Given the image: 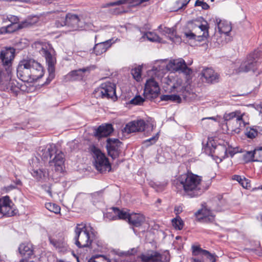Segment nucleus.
Instances as JSON below:
<instances>
[{"mask_svg": "<svg viewBox=\"0 0 262 262\" xmlns=\"http://www.w3.org/2000/svg\"><path fill=\"white\" fill-rule=\"evenodd\" d=\"M32 25V23L29 20H25L21 21L20 23H17V28H15L14 29H21L24 28L30 27Z\"/></svg>", "mask_w": 262, "mask_h": 262, "instance_id": "603ef678", "label": "nucleus"}, {"mask_svg": "<svg viewBox=\"0 0 262 262\" xmlns=\"http://www.w3.org/2000/svg\"><path fill=\"white\" fill-rule=\"evenodd\" d=\"M17 213V210L13 208L11 204L3 207L2 210H0V214L6 216H12L16 214Z\"/></svg>", "mask_w": 262, "mask_h": 262, "instance_id": "7c9ffc66", "label": "nucleus"}, {"mask_svg": "<svg viewBox=\"0 0 262 262\" xmlns=\"http://www.w3.org/2000/svg\"><path fill=\"white\" fill-rule=\"evenodd\" d=\"M63 25H66L69 27L71 31L77 30L82 27V22L79 16L72 13H68L66 15Z\"/></svg>", "mask_w": 262, "mask_h": 262, "instance_id": "f3484780", "label": "nucleus"}, {"mask_svg": "<svg viewBox=\"0 0 262 262\" xmlns=\"http://www.w3.org/2000/svg\"><path fill=\"white\" fill-rule=\"evenodd\" d=\"M42 53L46 59V63L48 65L49 76L47 79L46 84H48L54 79L55 77V64L56 63V58L48 50L43 49Z\"/></svg>", "mask_w": 262, "mask_h": 262, "instance_id": "9b49d317", "label": "nucleus"}, {"mask_svg": "<svg viewBox=\"0 0 262 262\" xmlns=\"http://www.w3.org/2000/svg\"><path fill=\"white\" fill-rule=\"evenodd\" d=\"M215 21L219 33L228 36L232 30L231 24L227 21H222L219 18H215Z\"/></svg>", "mask_w": 262, "mask_h": 262, "instance_id": "b1692460", "label": "nucleus"}, {"mask_svg": "<svg viewBox=\"0 0 262 262\" xmlns=\"http://www.w3.org/2000/svg\"><path fill=\"white\" fill-rule=\"evenodd\" d=\"M120 0H118L116 2L106 3L105 4H103L101 6V8H107V7L115 6L121 5V4H120Z\"/></svg>", "mask_w": 262, "mask_h": 262, "instance_id": "4d7b16f0", "label": "nucleus"}, {"mask_svg": "<svg viewBox=\"0 0 262 262\" xmlns=\"http://www.w3.org/2000/svg\"><path fill=\"white\" fill-rule=\"evenodd\" d=\"M233 180L237 181L244 188L248 189L250 186L249 180L245 177H242L239 175H234L232 176Z\"/></svg>", "mask_w": 262, "mask_h": 262, "instance_id": "2f4dec72", "label": "nucleus"}, {"mask_svg": "<svg viewBox=\"0 0 262 262\" xmlns=\"http://www.w3.org/2000/svg\"><path fill=\"white\" fill-rule=\"evenodd\" d=\"M46 208L51 212L55 214H58L60 212V207L55 203H47L45 204Z\"/></svg>", "mask_w": 262, "mask_h": 262, "instance_id": "e433bc0d", "label": "nucleus"}, {"mask_svg": "<svg viewBox=\"0 0 262 262\" xmlns=\"http://www.w3.org/2000/svg\"><path fill=\"white\" fill-rule=\"evenodd\" d=\"M186 28L195 32L201 30V32H203L202 36L204 37H208L209 36V25L203 17L200 16L188 21Z\"/></svg>", "mask_w": 262, "mask_h": 262, "instance_id": "0eeeda50", "label": "nucleus"}, {"mask_svg": "<svg viewBox=\"0 0 262 262\" xmlns=\"http://www.w3.org/2000/svg\"><path fill=\"white\" fill-rule=\"evenodd\" d=\"M145 35L146 36L147 39L152 42H159L160 40V38L159 36L156 34L152 32H147Z\"/></svg>", "mask_w": 262, "mask_h": 262, "instance_id": "79ce46f5", "label": "nucleus"}, {"mask_svg": "<svg viewBox=\"0 0 262 262\" xmlns=\"http://www.w3.org/2000/svg\"><path fill=\"white\" fill-rule=\"evenodd\" d=\"M214 157L217 158L219 162H221L223 159L228 157L227 148L222 145H215L213 149ZM216 162L218 161L216 160Z\"/></svg>", "mask_w": 262, "mask_h": 262, "instance_id": "a878e982", "label": "nucleus"}, {"mask_svg": "<svg viewBox=\"0 0 262 262\" xmlns=\"http://www.w3.org/2000/svg\"><path fill=\"white\" fill-rule=\"evenodd\" d=\"M74 232L75 244L78 248L89 247L96 236L95 231L90 224H77Z\"/></svg>", "mask_w": 262, "mask_h": 262, "instance_id": "7ed1b4c3", "label": "nucleus"}, {"mask_svg": "<svg viewBox=\"0 0 262 262\" xmlns=\"http://www.w3.org/2000/svg\"><path fill=\"white\" fill-rule=\"evenodd\" d=\"M256 161H262V147L256 148L254 150Z\"/></svg>", "mask_w": 262, "mask_h": 262, "instance_id": "8fccbe9b", "label": "nucleus"}, {"mask_svg": "<svg viewBox=\"0 0 262 262\" xmlns=\"http://www.w3.org/2000/svg\"><path fill=\"white\" fill-rule=\"evenodd\" d=\"M44 74L42 66L34 59L21 61L17 68L18 78L24 82H32L41 78Z\"/></svg>", "mask_w": 262, "mask_h": 262, "instance_id": "f03ea898", "label": "nucleus"}, {"mask_svg": "<svg viewBox=\"0 0 262 262\" xmlns=\"http://www.w3.org/2000/svg\"><path fill=\"white\" fill-rule=\"evenodd\" d=\"M121 144V142L118 139H107L106 140V148L108 156L113 159L118 158L120 153V147Z\"/></svg>", "mask_w": 262, "mask_h": 262, "instance_id": "f8f14e48", "label": "nucleus"}, {"mask_svg": "<svg viewBox=\"0 0 262 262\" xmlns=\"http://www.w3.org/2000/svg\"><path fill=\"white\" fill-rule=\"evenodd\" d=\"M7 18L9 21L11 22V26H15V25H17L19 21L18 17L14 15H9L7 16Z\"/></svg>", "mask_w": 262, "mask_h": 262, "instance_id": "5fc2aeb1", "label": "nucleus"}, {"mask_svg": "<svg viewBox=\"0 0 262 262\" xmlns=\"http://www.w3.org/2000/svg\"><path fill=\"white\" fill-rule=\"evenodd\" d=\"M202 76L208 83H214L219 82V75L211 68H206L202 72Z\"/></svg>", "mask_w": 262, "mask_h": 262, "instance_id": "5701e85b", "label": "nucleus"}, {"mask_svg": "<svg viewBox=\"0 0 262 262\" xmlns=\"http://www.w3.org/2000/svg\"><path fill=\"white\" fill-rule=\"evenodd\" d=\"M112 41L113 39H108L104 41L95 43L93 49V53L97 56L101 55L105 53L111 47L112 45L114 43V42Z\"/></svg>", "mask_w": 262, "mask_h": 262, "instance_id": "4be33fe9", "label": "nucleus"}, {"mask_svg": "<svg viewBox=\"0 0 262 262\" xmlns=\"http://www.w3.org/2000/svg\"><path fill=\"white\" fill-rule=\"evenodd\" d=\"M46 171L44 169H33L31 172L32 176L37 181H41L45 177Z\"/></svg>", "mask_w": 262, "mask_h": 262, "instance_id": "72a5a7b5", "label": "nucleus"}, {"mask_svg": "<svg viewBox=\"0 0 262 262\" xmlns=\"http://www.w3.org/2000/svg\"><path fill=\"white\" fill-rule=\"evenodd\" d=\"M94 93L96 97L102 98H113L116 97V85L110 81L104 82L95 90Z\"/></svg>", "mask_w": 262, "mask_h": 262, "instance_id": "6e6552de", "label": "nucleus"}, {"mask_svg": "<svg viewBox=\"0 0 262 262\" xmlns=\"http://www.w3.org/2000/svg\"><path fill=\"white\" fill-rule=\"evenodd\" d=\"M142 0H120L121 5L129 4L131 6H136L142 4Z\"/></svg>", "mask_w": 262, "mask_h": 262, "instance_id": "49530a36", "label": "nucleus"}, {"mask_svg": "<svg viewBox=\"0 0 262 262\" xmlns=\"http://www.w3.org/2000/svg\"><path fill=\"white\" fill-rule=\"evenodd\" d=\"M94 135L98 138H101L110 136L113 132V126L111 124L100 125L94 129Z\"/></svg>", "mask_w": 262, "mask_h": 262, "instance_id": "412c9836", "label": "nucleus"}, {"mask_svg": "<svg viewBox=\"0 0 262 262\" xmlns=\"http://www.w3.org/2000/svg\"><path fill=\"white\" fill-rule=\"evenodd\" d=\"M195 6H201L204 10H208L209 8V6L204 0H196L195 3Z\"/></svg>", "mask_w": 262, "mask_h": 262, "instance_id": "864d4df0", "label": "nucleus"}, {"mask_svg": "<svg viewBox=\"0 0 262 262\" xmlns=\"http://www.w3.org/2000/svg\"><path fill=\"white\" fill-rule=\"evenodd\" d=\"M255 154L254 151H249L244 155V158L246 162L256 161L254 159Z\"/></svg>", "mask_w": 262, "mask_h": 262, "instance_id": "37998d69", "label": "nucleus"}, {"mask_svg": "<svg viewBox=\"0 0 262 262\" xmlns=\"http://www.w3.org/2000/svg\"><path fill=\"white\" fill-rule=\"evenodd\" d=\"M115 213L118 215V217L120 219H127L128 220V217L130 214L127 213L126 212L121 211L117 208H114Z\"/></svg>", "mask_w": 262, "mask_h": 262, "instance_id": "a19ab883", "label": "nucleus"}, {"mask_svg": "<svg viewBox=\"0 0 262 262\" xmlns=\"http://www.w3.org/2000/svg\"><path fill=\"white\" fill-rule=\"evenodd\" d=\"M8 79L9 80V82L8 83L7 89L16 95L20 90L21 84L16 80L11 78V72L10 73V76H9L8 74H7V79L6 80H8Z\"/></svg>", "mask_w": 262, "mask_h": 262, "instance_id": "cd10ccee", "label": "nucleus"}, {"mask_svg": "<svg viewBox=\"0 0 262 262\" xmlns=\"http://www.w3.org/2000/svg\"><path fill=\"white\" fill-rule=\"evenodd\" d=\"M140 258L142 262H169L168 256L154 251L141 254Z\"/></svg>", "mask_w": 262, "mask_h": 262, "instance_id": "ddd939ff", "label": "nucleus"}, {"mask_svg": "<svg viewBox=\"0 0 262 262\" xmlns=\"http://www.w3.org/2000/svg\"><path fill=\"white\" fill-rule=\"evenodd\" d=\"M65 21V17H62L61 20H58L56 21L55 24L57 27L59 28L60 27H63L66 26V25H63V23Z\"/></svg>", "mask_w": 262, "mask_h": 262, "instance_id": "052dcab7", "label": "nucleus"}, {"mask_svg": "<svg viewBox=\"0 0 262 262\" xmlns=\"http://www.w3.org/2000/svg\"><path fill=\"white\" fill-rule=\"evenodd\" d=\"M202 178L188 171L178 176L173 182L177 191H184L190 198L200 196L204 191L201 186Z\"/></svg>", "mask_w": 262, "mask_h": 262, "instance_id": "f257e3e1", "label": "nucleus"}, {"mask_svg": "<svg viewBox=\"0 0 262 262\" xmlns=\"http://www.w3.org/2000/svg\"><path fill=\"white\" fill-rule=\"evenodd\" d=\"M256 130L257 136L262 135V127L259 126H254Z\"/></svg>", "mask_w": 262, "mask_h": 262, "instance_id": "680f3d73", "label": "nucleus"}, {"mask_svg": "<svg viewBox=\"0 0 262 262\" xmlns=\"http://www.w3.org/2000/svg\"><path fill=\"white\" fill-rule=\"evenodd\" d=\"M192 262H201V260L197 258H192Z\"/></svg>", "mask_w": 262, "mask_h": 262, "instance_id": "774afa93", "label": "nucleus"}, {"mask_svg": "<svg viewBox=\"0 0 262 262\" xmlns=\"http://www.w3.org/2000/svg\"><path fill=\"white\" fill-rule=\"evenodd\" d=\"M17 25H15V26H11V24L8 25L6 28L5 30L7 33H12L18 29H14L15 28H17Z\"/></svg>", "mask_w": 262, "mask_h": 262, "instance_id": "13d9d810", "label": "nucleus"}, {"mask_svg": "<svg viewBox=\"0 0 262 262\" xmlns=\"http://www.w3.org/2000/svg\"><path fill=\"white\" fill-rule=\"evenodd\" d=\"M12 202L10 199V198L9 196H5L3 197L0 200V210H2V209L7 206V205L12 204Z\"/></svg>", "mask_w": 262, "mask_h": 262, "instance_id": "c03bdc74", "label": "nucleus"}, {"mask_svg": "<svg viewBox=\"0 0 262 262\" xmlns=\"http://www.w3.org/2000/svg\"><path fill=\"white\" fill-rule=\"evenodd\" d=\"M4 77V73L3 71L1 69H0V83L3 82Z\"/></svg>", "mask_w": 262, "mask_h": 262, "instance_id": "e2e57ef3", "label": "nucleus"}, {"mask_svg": "<svg viewBox=\"0 0 262 262\" xmlns=\"http://www.w3.org/2000/svg\"><path fill=\"white\" fill-rule=\"evenodd\" d=\"M19 253L24 257L19 262H33L35 258L33 247L31 244L23 243L18 248Z\"/></svg>", "mask_w": 262, "mask_h": 262, "instance_id": "4468645a", "label": "nucleus"}, {"mask_svg": "<svg viewBox=\"0 0 262 262\" xmlns=\"http://www.w3.org/2000/svg\"><path fill=\"white\" fill-rule=\"evenodd\" d=\"M244 114L238 115L236 118L233 120V124L235 123V126H230L231 130L236 134L241 132L242 128L245 127L248 123L246 122L243 119Z\"/></svg>", "mask_w": 262, "mask_h": 262, "instance_id": "bb28decb", "label": "nucleus"}, {"mask_svg": "<svg viewBox=\"0 0 262 262\" xmlns=\"http://www.w3.org/2000/svg\"><path fill=\"white\" fill-rule=\"evenodd\" d=\"M190 0H178L176 3V11L184 9Z\"/></svg>", "mask_w": 262, "mask_h": 262, "instance_id": "ea45409f", "label": "nucleus"}, {"mask_svg": "<svg viewBox=\"0 0 262 262\" xmlns=\"http://www.w3.org/2000/svg\"><path fill=\"white\" fill-rule=\"evenodd\" d=\"M258 51H255L250 53L236 70V73L248 72L250 71L255 72L259 65V62L258 61Z\"/></svg>", "mask_w": 262, "mask_h": 262, "instance_id": "423d86ee", "label": "nucleus"}, {"mask_svg": "<svg viewBox=\"0 0 262 262\" xmlns=\"http://www.w3.org/2000/svg\"><path fill=\"white\" fill-rule=\"evenodd\" d=\"M245 134L248 138L250 139H253L257 136L254 126L250 128L249 130H247Z\"/></svg>", "mask_w": 262, "mask_h": 262, "instance_id": "3c124183", "label": "nucleus"}, {"mask_svg": "<svg viewBox=\"0 0 262 262\" xmlns=\"http://www.w3.org/2000/svg\"><path fill=\"white\" fill-rule=\"evenodd\" d=\"M195 215L197 220L201 222L208 223L214 221L215 215L212 211L206 206L203 205L202 208L195 213Z\"/></svg>", "mask_w": 262, "mask_h": 262, "instance_id": "dca6fc26", "label": "nucleus"}, {"mask_svg": "<svg viewBox=\"0 0 262 262\" xmlns=\"http://www.w3.org/2000/svg\"><path fill=\"white\" fill-rule=\"evenodd\" d=\"M145 101V99L141 96L138 95L133 98L129 102L130 104L134 105H141Z\"/></svg>", "mask_w": 262, "mask_h": 262, "instance_id": "09e8293b", "label": "nucleus"}, {"mask_svg": "<svg viewBox=\"0 0 262 262\" xmlns=\"http://www.w3.org/2000/svg\"><path fill=\"white\" fill-rule=\"evenodd\" d=\"M41 152L42 159L44 161L50 159L49 163L51 165L55 166L56 171L62 170V165L64 163L63 154L61 151L57 152L55 145L52 144L47 146L41 150Z\"/></svg>", "mask_w": 262, "mask_h": 262, "instance_id": "20e7f679", "label": "nucleus"}, {"mask_svg": "<svg viewBox=\"0 0 262 262\" xmlns=\"http://www.w3.org/2000/svg\"><path fill=\"white\" fill-rule=\"evenodd\" d=\"M206 120H213L214 121H216L217 119H216V117H207V118H204L202 119V120L203 121H205Z\"/></svg>", "mask_w": 262, "mask_h": 262, "instance_id": "0e129e2a", "label": "nucleus"}, {"mask_svg": "<svg viewBox=\"0 0 262 262\" xmlns=\"http://www.w3.org/2000/svg\"><path fill=\"white\" fill-rule=\"evenodd\" d=\"M239 114L240 113L238 111L233 112L229 113H225L224 115V119L225 121L229 122L228 123H226V124L230 126L231 123L230 121H232L234 118L236 119Z\"/></svg>", "mask_w": 262, "mask_h": 262, "instance_id": "f704fd0d", "label": "nucleus"}, {"mask_svg": "<svg viewBox=\"0 0 262 262\" xmlns=\"http://www.w3.org/2000/svg\"><path fill=\"white\" fill-rule=\"evenodd\" d=\"M184 36L189 40H194L199 42L204 41L208 37H204L200 34H198V32H194L186 28L184 31Z\"/></svg>", "mask_w": 262, "mask_h": 262, "instance_id": "c756f323", "label": "nucleus"}, {"mask_svg": "<svg viewBox=\"0 0 262 262\" xmlns=\"http://www.w3.org/2000/svg\"><path fill=\"white\" fill-rule=\"evenodd\" d=\"M173 227L177 230L182 229L184 226V222L179 216L173 219L171 221Z\"/></svg>", "mask_w": 262, "mask_h": 262, "instance_id": "c9c22d12", "label": "nucleus"}, {"mask_svg": "<svg viewBox=\"0 0 262 262\" xmlns=\"http://www.w3.org/2000/svg\"><path fill=\"white\" fill-rule=\"evenodd\" d=\"M160 99L161 101H171L178 103L181 102V97L179 95L175 94L161 95L160 96Z\"/></svg>", "mask_w": 262, "mask_h": 262, "instance_id": "473e14b6", "label": "nucleus"}, {"mask_svg": "<svg viewBox=\"0 0 262 262\" xmlns=\"http://www.w3.org/2000/svg\"><path fill=\"white\" fill-rule=\"evenodd\" d=\"M237 152V151L235 148L229 147L228 149H227V154L228 153L231 157H233L234 155Z\"/></svg>", "mask_w": 262, "mask_h": 262, "instance_id": "bf43d9fd", "label": "nucleus"}, {"mask_svg": "<svg viewBox=\"0 0 262 262\" xmlns=\"http://www.w3.org/2000/svg\"><path fill=\"white\" fill-rule=\"evenodd\" d=\"M88 262H111V260L104 256L99 255L92 257Z\"/></svg>", "mask_w": 262, "mask_h": 262, "instance_id": "4c0bfd02", "label": "nucleus"}, {"mask_svg": "<svg viewBox=\"0 0 262 262\" xmlns=\"http://www.w3.org/2000/svg\"><path fill=\"white\" fill-rule=\"evenodd\" d=\"M192 254L193 255H205L211 262H215L216 258L214 254L210 253L208 251L202 249L199 246L193 245L192 246Z\"/></svg>", "mask_w": 262, "mask_h": 262, "instance_id": "393cba45", "label": "nucleus"}, {"mask_svg": "<svg viewBox=\"0 0 262 262\" xmlns=\"http://www.w3.org/2000/svg\"><path fill=\"white\" fill-rule=\"evenodd\" d=\"M13 182L15 183V185H21L22 182L19 179H16L15 181H13Z\"/></svg>", "mask_w": 262, "mask_h": 262, "instance_id": "69168bd1", "label": "nucleus"}, {"mask_svg": "<svg viewBox=\"0 0 262 262\" xmlns=\"http://www.w3.org/2000/svg\"><path fill=\"white\" fill-rule=\"evenodd\" d=\"M160 89L158 83L153 78L148 79L145 84L144 93L149 98H156L159 94Z\"/></svg>", "mask_w": 262, "mask_h": 262, "instance_id": "2eb2a0df", "label": "nucleus"}, {"mask_svg": "<svg viewBox=\"0 0 262 262\" xmlns=\"http://www.w3.org/2000/svg\"><path fill=\"white\" fill-rule=\"evenodd\" d=\"M145 221V217L143 215L139 213L131 214L128 217V223L135 226L139 227L142 225Z\"/></svg>", "mask_w": 262, "mask_h": 262, "instance_id": "c85d7f7f", "label": "nucleus"}, {"mask_svg": "<svg viewBox=\"0 0 262 262\" xmlns=\"http://www.w3.org/2000/svg\"><path fill=\"white\" fill-rule=\"evenodd\" d=\"M49 239L50 244L54 246L58 252L65 253L69 251L70 248L62 234L56 238L50 237Z\"/></svg>", "mask_w": 262, "mask_h": 262, "instance_id": "a211bd4d", "label": "nucleus"}, {"mask_svg": "<svg viewBox=\"0 0 262 262\" xmlns=\"http://www.w3.org/2000/svg\"><path fill=\"white\" fill-rule=\"evenodd\" d=\"M93 66L87 67L78 70H73L70 72L67 75V78L71 81H75L82 79L84 76V73L88 72L94 69Z\"/></svg>", "mask_w": 262, "mask_h": 262, "instance_id": "aec40b11", "label": "nucleus"}, {"mask_svg": "<svg viewBox=\"0 0 262 262\" xmlns=\"http://www.w3.org/2000/svg\"><path fill=\"white\" fill-rule=\"evenodd\" d=\"M15 188H16L15 185H12V184H11V185L8 186V187H7V189L9 190H12V189H15Z\"/></svg>", "mask_w": 262, "mask_h": 262, "instance_id": "338daca9", "label": "nucleus"}, {"mask_svg": "<svg viewBox=\"0 0 262 262\" xmlns=\"http://www.w3.org/2000/svg\"><path fill=\"white\" fill-rule=\"evenodd\" d=\"M15 50L13 48H6L2 50L0 54V59L3 65L5 67L7 74L10 76L11 71L12 61L15 56Z\"/></svg>", "mask_w": 262, "mask_h": 262, "instance_id": "9d476101", "label": "nucleus"}, {"mask_svg": "<svg viewBox=\"0 0 262 262\" xmlns=\"http://www.w3.org/2000/svg\"><path fill=\"white\" fill-rule=\"evenodd\" d=\"M159 137V134L157 133L155 136L152 137L151 138L147 139L144 141V143L146 144L147 146L151 145L156 143V142L158 140Z\"/></svg>", "mask_w": 262, "mask_h": 262, "instance_id": "de8ad7c7", "label": "nucleus"}, {"mask_svg": "<svg viewBox=\"0 0 262 262\" xmlns=\"http://www.w3.org/2000/svg\"><path fill=\"white\" fill-rule=\"evenodd\" d=\"M168 69L173 72H179L185 74L188 78L192 73V70L188 67L182 58L171 60L167 65Z\"/></svg>", "mask_w": 262, "mask_h": 262, "instance_id": "1a4fd4ad", "label": "nucleus"}, {"mask_svg": "<svg viewBox=\"0 0 262 262\" xmlns=\"http://www.w3.org/2000/svg\"><path fill=\"white\" fill-rule=\"evenodd\" d=\"M145 125V122L143 120L133 121L126 124L123 131L127 134L142 132L144 130Z\"/></svg>", "mask_w": 262, "mask_h": 262, "instance_id": "6ab92c4d", "label": "nucleus"}, {"mask_svg": "<svg viewBox=\"0 0 262 262\" xmlns=\"http://www.w3.org/2000/svg\"><path fill=\"white\" fill-rule=\"evenodd\" d=\"M131 74L135 79L137 81H139L141 78V68L137 67L133 69L131 71Z\"/></svg>", "mask_w": 262, "mask_h": 262, "instance_id": "58836bf2", "label": "nucleus"}, {"mask_svg": "<svg viewBox=\"0 0 262 262\" xmlns=\"http://www.w3.org/2000/svg\"><path fill=\"white\" fill-rule=\"evenodd\" d=\"M89 151L93 155L94 159V165L96 169L101 173L110 171L111 166L108 159L101 151L94 145H91Z\"/></svg>", "mask_w": 262, "mask_h": 262, "instance_id": "39448f33", "label": "nucleus"}, {"mask_svg": "<svg viewBox=\"0 0 262 262\" xmlns=\"http://www.w3.org/2000/svg\"><path fill=\"white\" fill-rule=\"evenodd\" d=\"M215 145H213L212 143H207L206 146L204 147V152L209 156H211V157H213V149Z\"/></svg>", "mask_w": 262, "mask_h": 262, "instance_id": "a18cd8bd", "label": "nucleus"}, {"mask_svg": "<svg viewBox=\"0 0 262 262\" xmlns=\"http://www.w3.org/2000/svg\"><path fill=\"white\" fill-rule=\"evenodd\" d=\"M137 252V249L136 248H132L130 250L120 253V255L130 256L134 255Z\"/></svg>", "mask_w": 262, "mask_h": 262, "instance_id": "6e6d98bb", "label": "nucleus"}]
</instances>
